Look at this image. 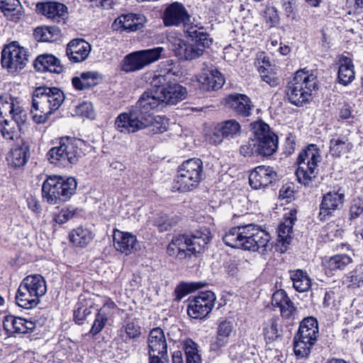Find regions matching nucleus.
I'll use <instances>...</instances> for the list:
<instances>
[{"mask_svg": "<svg viewBox=\"0 0 363 363\" xmlns=\"http://www.w3.org/2000/svg\"><path fill=\"white\" fill-rule=\"evenodd\" d=\"M157 72L150 82L152 88L145 91L149 95L150 101L155 102L157 108L175 105L186 99L187 90L176 82L177 74L172 63L167 61V65H160Z\"/></svg>", "mask_w": 363, "mask_h": 363, "instance_id": "1", "label": "nucleus"}, {"mask_svg": "<svg viewBox=\"0 0 363 363\" xmlns=\"http://www.w3.org/2000/svg\"><path fill=\"white\" fill-rule=\"evenodd\" d=\"M270 240L267 231L253 224L231 228L223 236V242L229 247L260 254L272 250Z\"/></svg>", "mask_w": 363, "mask_h": 363, "instance_id": "2", "label": "nucleus"}, {"mask_svg": "<svg viewBox=\"0 0 363 363\" xmlns=\"http://www.w3.org/2000/svg\"><path fill=\"white\" fill-rule=\"evenodd\" d=\"M155 104L144 92L128 112L122 113L116 118L117 130L121 133H135L152 125L155 118L151 111L157 108Z\"/></svg>", "mask_w": 363, "mask_h": 363, "instance_id": "3", "label": "nucleus"}, {"mask_svg": "<svg viewBox=\"0 0 363 363\" xmlns=\"http://www.w3.org/2000/svg\"><path fill=\"white\" fill-rule=\"evenodd\" d=\"M63 91L57 87L39 86L33 94L30 113L35 123L43 124L62 104Z\"/></svg>", "mask_w": 363, "mask_h": 363, "instance_id": "4", "label": "nucleus"}, {"mask_svg": "<svg viewBox=\"0 0 363 363\" xmlns=\"http://www.w3.org/2000/svg\"><path fill=\"white\" fill-rule=\"evenodd\" d=\"M317 77L303 70L297 71L294 77L288 82L285 92L289 101L302 106L311 99L312 92L317 89Z\"/></svg>", "mask_w": 363, "mask_h": 363, "instance_id": "5", "label": "nucleus"}, {"mask_svg": "<svg viewBox=\"0 0 363 363\" xmlns=\"http://www.w3.org/2000/svg\"><path fill=\"white\" fill-rule=\"evenodd\" d=\"M187 35L193 41L192 43H186L179 40L175 45V53L180 58L186 60H195L203 55L205 49L211 44V38L203 26H188Z\"/></svg>", "mask_w": 363, "mask_h": 363, "instance_id": "6", "label": "nucleus"}, {"mask_svg": "<svg viewBox=\"0 0 363 363\" xmlns=\"http://www.w3.org/2000/svg\"><path fill=\"white\" fill-rule=\"evenodd\" d=\"M203 162L199 158L184 161L178 167L173 189L180 192L192 191L203 178Z\"/></svg>", "mask_w": 363, "mask_h": 363, "instance_id": "7", "label": "nucleus"}, {"mask_svg": "<svg viewBox=\"0 0 363 363\" xmlns=\"http://www.w3.org/2000/svg\"><path fill=\"white\" fill-rule=\"evenodd\" d=\"M76 189L77 182L74 178L64 179L53 175L43 182L42 194L49 203L56 204L69 199L75 193Z\"/></svg>", "mask_w": 363, "mask_h": 363, "instance_id": "8", "label": "nucleus"}, {"mask_svg": "<svg viewBox=\"0 0 363 363\" xmlns=\"http://www.w3.org/2000/svg\"><path fill=\"white\" fill-rule=\"evenodd\" d=\"M319 336L318 323L316 318L307 317L303 319L298 330L294 337V350L298 358L307 357Z\"/></svg>", "mask_w": 363, "mask_h": 363, "instance_id": "9", "label": "nucleus"}, {"mask_svg": "<svg viewBox=\"0 0 363 363\" xmlns=\"http://www.w3.org/2000/svg\"><path fill=\"white\" fill-rule=\"evenodd\" d=\"M320 160V150L315 144L309 145L306 150L300 152L297 160L298 167L296 171L300 183L307 186L312 185L313 181L317 177V167Z\"/></svg>", "mask_w": 363, "mask_h": 363, "instance_id": "10", "label": "nucleus"}, {"mask_svg": "<svg viewBox=\"0 0 363 363\" xmlns=\"http://www.w3.org/2000/svg\"><path fill=\"white\" fill-rule=\"evenodd\" d=\"M83 144L79 139L62 138L60 145L51 148L48 152V160L52 164L62 166L75 164L83 155L81 147Z\"/></svg>", "mask_w": 363, "mask_h": 363, "instance_id": "11", "label": "nucleus"}, {"mask_svg": "<svg viewBox=\"0 0 363 363\" xmlns=\"http://www.w3.org/2000/svg\"><path fill=\"white\" fill-rule=\"evenodd\" d=\"M174 239L179 249L178 258L184 259L187 256L203 252L211 240V233L204 228L196 230L191 235H178L174 236Z\"/></svg>", "mask_w": 363, "mask_h": 363, "instance_id": "12", "label": "nucleus"}, {"mask_svg": "<svg viewBox=\"0 0 363 363\" xmlns=\"http://www.w3.org/2000/svg\"><path fill=\"white\" fill-rule=\"evenodd\" d=\"M164 50L163 48L157 47L130 53L122 60L121 69L125 72L140 70L150 64L158 60Z\"/></svg>", "mask_w": 363, "mask_h": 363, "instance_id": "13", "label": "nucleus"}, {"mask_svg": "<svg viewBox=\"0 0 363 363\" xmlns=\"http://www.w3.org/2000/svg\"><path fill=\"white\" fill-rule=\"evenodd\" d=\"M28 62L26 49L13 41L6 45L1 52V65L10 72L22 69Z\"/></svg>", "mask_w": 363, "mask_h": 363, "instance_id": "14", "label": "nucleus"}, {"mask_svg": "<svg viewBox=\"0 0 363 363\" xmlns=\"http://www.w3.org/2000/svg\"><path fill=\"white\" fill-rule=\"evenodd\" d=\"M216 297L211 291H201L197 296L188 300L187 313L195 319H203L211 312Z\"/></svg>", "mask_w": 363, "mask_h": 363, "instance_id": "15", "label": "nucleus"}, {"mask_svg": "<svg viewBox=\"0 0 363 363\" xmlns=\"http://www.w3.org/2000/svg\"><path fill=\"white\" fill-rule=\"evenodd\" d=\"M255 139L257 142L258 155L268 157L277 152L278 136L269 130L266 123H259L255 127Z\"/></svg>", "mask_w": 363, "mask_h": 363, "instance_id": "16", "label": "nucleus"}, {"mask_svg": "<svg viewBox=\"0 0 363 363\" xmlns=\"http://www.w3.org/2000/svg\"><path fill=\"white\" fill-rule=\"evenodd\" d=\"M10 116L16 123L19 131L27 120V113L19 104L17 99L10 94L0 96V119Z\"/></svg>", "mask_w": 363, "mask_h": 363, "instance_id": "17", "label": "nucleus"}, {"mask_svg": "<svg viewBox=\"0 0 363 363\" xmlns=\"http://www.w3.org/2000/svg\"><path fill=\"white\" fill-rule=\"evenodd\" d=\"M162 21L165 26H179L183 25L187 33L188 26H200L201 24L190 22V16L182 3L177 1L169 5L164 10Z\"/></svg>", "mask_w": 363, "mask_h": 363, "instance_id": "18", "label": "nucleus"}, {"mask_svg": "<svg viewBox=\"0 0 363 363\" xmlns=\"http://www.w3.org/2000/svg\"><path fill=\"white\" fill-rule=\"evenodd\" d=\"M345 194L340 192L331 191L323 195L320 204V212L318 217L320 220H325L330 217L335 211L339 209L343 204Z\"/></svg>", "mask_w": 363, "mask_h": 363, "instance_id": "19", "label": "nucleus"}, {"mask_svg": "<svg viewBox=\"0 0 363 363\" xmlns=\"http://www.w3.org/2000/svg\"><path fill=\"white\" fill-rule=\"evenodd\" d=\"M225 106L236 114L247 117L252 113L254 105L251 99L245 94H233L225 99Z\"/></svg>", "mask_w": 363, "mask_h": 363, "instance_id": "20", "label": "nucleus"}, {"mask_svg": "<svg viewBox=\"0 0 363 363\" xmlns=\"http://www.w3.org/2000/svg\"><path fill=\"white\" fill-rule=\"evenodd\" d=\"M277 177V173L271 167L258 166L250 174L249 184L254 189L264 188L272 183Z\"/></svg>", "mask_w": 363, "mask_h": 363, "instance_id": "21", "label": "nucleus"}, {"mask_svg": "<svg viewBox=\"0 0 363 363\" xmlns=\"http://www.w3.org/2000/svg\"><path fill=\"white\" fill-rule=\"evenodd\" d=\"M91 45L83 39H74L67 46L66 55L72 62H81L89 56Z\"/></svg>", "mask_w": 363, "mask_h": 363, "instance_id": "22", "label": "nucleus"}, {"mask_svg": "<svg viewBox=\"0 0 363 363\" xmlns=\"http://www.w3.org/2000/svg\"><path fill=\"white\" fill-rule=\"evenodd\" d=\"M272 304L280 308L281 315L284 318H294L296 310L285 291L280 289L275 291L272 297Z\"/></svg>", "mask_w": 363, "mask_h": 363, "instance_id": "23", "label": "nucleus"}, {"mask_svg": "<svg viewBox=\"0 0 363 363\" xmlns=\"http://www.w3.org/2000/svg\"><path fill=\"white\" fill-rule=\"evenodd\" d=\"M38 8L45 16L57 23L64 22L67 14V7L57 1L45 2L38 5Z\"/></svg>", "mask_w": 363, "mask_h": 363, "instance_id": "24", "label": "nucleus"}, {"mask_svg": "<svg viewBox=\"0 0 363 363\" xmlns=\"http://www.w3.org/2000/svg\"><path fill=\"white\" fill-rule=\"evenodd\" d=\"M148 353H168V345L164 331L159 327L152 328L147 337Z\"/></svg>", "mask_w": 363, "mask_h": 363, "instance_id": "25", "label": "nucleus"}, {"mask_svg": "<svg viewBox=\"0 0 363 363\" xmlns=\"http://www.w3.org/2000/svg\"><path fill=\"white\" fill-rule=\"evenodd\" d=\"M113 245L117 251L127 255L133 250H137L138 242L136 237L131 233L116 230L113 234Z\"/></svg>", "mask_w": 363, "mask_h": 363, "instance_id": "26", "label": "nucleus"}, {"mask_svg": "<svg viewBox=\"0 0 363 363\" xmlns=\"http://www.w3.org/2000/svg\"><path fill=\"white\" fill-rule=\"evenodd\" d=\"M116 307V304L111 299L105 301L102 307L98 311L89 331L92 335L99 334L104 329L108 317L113 313Z\"/></svg>", "mask_w": 363, "mask_h": 363, "instance_id": "27", "label": "nucleus"}, {"mask_svg": "<svg viewBox=\"0 0 363 363\" xmlns=\"http://www.w3.org/2000/svg\"><path fill=\"white\" fill-rule=\"evenodd\" d=\"M35 68L40 72H50L55 74H60L63 72L64 67L60 60L51 54H43L39 55L34 61Z\"/></svg>", "mask_w": 363, "mask_h": 363, "instance_id": "28", "label": "nucleus"}, {"mask_svg": "<svg viewBox=\"0 0 363 363\" xmlns=\"http://www.w3.org/2000/svg\"><path fill=\"white\" fill-rule=\"evenodd\" d=\"M200 89L203 91H215L220 89L225 79L222 74L217 69L202 73L199 78Z\"/></svg>", "mask_w": 363, "mask_h": 363, "instance_id": "29", "label": "nucleus"}, {"mask_svg": "<svg viewBox=\"0 0 363 363\" xmlns=\"http://www.w3.org/2000/svg\"><path fill=\"white\" fill-rule=\"evenodd\" d=\"M30 145L28 143L23 141L21 144L16 145L7 157L9 164L15 167H23L30 157Z\"/></svg>", "mask_w": 363, "mask_h": 363, "instance_id": "30", "label": "nucleus"}, {"mask_svg": "<svg viewBox=\"0 0 363 363\" xmlns=\"http://www.w3.org/2000/svg\"><path fill=\"white\" fill-rule=\"evenodd\" d=\"M143 16L133 13L121 15L118 17L113 26L116 30L135 31L143 28Z\"/></svg>", "mask_w": 363, "mask_h": 363, "instance_id": "31", "label": "nucleus"}, {"mask_svg": "<svg viewBox=\"0 0 363 363\" xmlns=\"http://www.w3.org/2000/svg\"><path fill=\"white\" fill-rule=\"evenodd\" d=\"M355 78L354 65L352 60L347 56L341 55L339 59L337 82L347 86Z\"/></svg>", "mask_w": 363, "mask_h": 363, "instance_id": "32", "label": "nucleus"}, {"mask_svg": "<svg viewBox=\"0 0 363 363\" xmlns=\"http://www.w3.org/2000/svg\"><path fill=\"white\" fill-rule=\"evenodd\" d=\"M20 285L35 295L37 298L44 296L47 291L46 283L44 278L40 274L26 277Z\"/></svg>", "mask_w": 363, "mask_h": 363, "instance_id": "33", "label": "nucleus"}, {"mask_svg": "<svg viewBox=\"0 0 363 363\" xmlns=\"http://www.w3.org/2000/svg\"><path fill=\"white\" fill-rule=\"evenodd\" d=\"M296 220V211L291 210L285 214L284 220L279 225L278 238L282 245H289L292 240L293 226Z\"/></svg>", "mask_w": 363, "mask_h": 363, "instance_id": "34", "label": "nucleus"}, {"mask_svg": "<svg viewBox=\"0 0 363 363\" xmlns=\"http://www.w3.org/2000/svg\"><path fill=\"white\" fill-rule=\"evenodd\" d=\"M101 77L99 72L89 71L82 72L79 77L72 79L73 86L77 90H85L99 84Z\"/></svg>", "mask_w": 363, "mask_h": 363, "instance_id": "35", "label": "nucleus"}, {"mask_svg": "<svg viewBox=\"0 0 363 363\" xmlns=\"http://www.w3.org/2000/svg\"><path fill=\"white\" fill-rule=\"evenodd\" d=\"M290 278L293 282V286L298 292L308 291L311 286V280L306 272L302 269L291 270Z\"/></svg>", "mask_w": 363, "mask_h": 363, "instance_id": "36", "label": "nucleus"}, {"mask_svg": "<svg viewBox=\"0 0 363 363\" xmlns=\"http://www.w3.org/2000/svg\"><path fill=\"white\" fill-rule=\"evenodd\" d=\"M16 302L21 308L30 309L37 306L40 303V299L23 286L19 285L16 294Z\"/></svg>", "mask_w": 363, "mask_h": 363, "instance_id": "37", "label": "nucleus"}, {"mask_svg": "<svg viewBox=\"0 0 363 363\" xmlns=\"http://www.w3.org/2000/svg\"><path fill=\"white\" fill-rule=\"evenodd\" d=\"M33 36L37 41L55 42L61 36V32L56 26L38 27L34 30Z\"/></svg>", "mask_w": 363, "mask_h": 363, "instance_id": "38", "label": "nucleus"}, {"mask_svg": "<svg viewBox=\"0 0 363 363\" xmlns=\"http://www.w3.org/2000/svg\"><path fill=\"white\" fill-rule=\"evenodd\" d=\"M69 238L75 246L84 247L93 240L94 234L88 228L79 227L71 232Z\"/></svg>", "mask_w": 363, "mask_h": 363, "instance_id": "39", "label": "nucleus"}, {"mask_svg": "<svg viewBox=\"0 0 363 363\" xmlns=\"http://www.w3.org/2000/svg\"><path fill=\"white\" fill-rule=\"evenodd\" d=\"M352 147V143L345 136L333 137L330 141V151L333 156L340 157L349 152Z\"/></svg>", "mask_w": 363, "mask_h": 363, "instance_id": "40", "label": "nucleus"}, {"mask_svg": "<svg viewBox=\"0 0 363 363\" xmlns=\"http://www.w3.org/2000/svg\"><path fill=\"white\" fill-rule=\"evenodd\" d=\"M352 262V258L346 254H338L330 257L325 262V267L331 271L343 270Z\"/></svg>", "mask_w": 363, "mask_h": 363, "instance_id": "41", "label": "nucleus"}, {"mask_svg": "<svg viewBox=\"0 0 363 363\" xmlns=\"http://www.w3.org/2000/svg\"><path fill=\"white\" fill-rule=\"evenodd\" d=\"M22 6L18 0H0V10L12 20L19 18Z\"/></svg>", "mask_w": 363, "mask_h": 363, "instance_id": "42", "label": "nucleus"}, {"mask_svg": "<svg viewBox=\"0 0 363 363\" xmlns=\"http://www.w3.org/2000/svg\"><path fill=\"white\" fill-rule=\"evenodd\" d=\"M263 330L265 339L269 342L276 340L282 334L281 326L279 325L278 319L274 318L264 323Z\"/></svg>", "mask_w": 363, "mask_h": 363, "instance_id": "43", "label": "nucleus"}, {"mask_svg": "<svg viewBox=\"0 0 363 363\" xmlns=\"http://www.w3.org/2000/svg\"><path fill=\"white\" fill-rule=\"evenodd\" d=\"M218 130L225 138H235L240 132V125L235 120L231 119L223 121L218 125Z\"/></svg>", "mask_w": 363, "mask_h": 363, "instance_id": "44", "label": "nucleus"}, {"mask_svg": "<svg viewBox=\"0 0 363 363\" xmlns=\"http://www.w3.org/2000/svg\"><path fill=\"white\" fill-rule=\"evenodd\" d=\"M178 218L169 219L167 214L160 213L155 215L153 220V225L157 228L159 231L164 232L171 229L172 226L177 222Z\"/></svg>", "mask_w": 363, "mask_h": 363, "instance_id": "45", "label": "nucleus"}, {"mask_svg": "<svg viewBox=\"0 0 363 363\" xmlns=\"http://www.w3.org/2000/svg\"><path fill=\"white\" fill-rule=\"evenodd\" d=\"M16 123L11 119L9 121L7 118L0 119V131L6 140H13L16 135V128L14 125Z\"/></svg>", "mask_w": 363, "mask_h": 363, "instance_id": "46", "label": "nucleus"}, {"mask_svg": "<svg viewBox=\"0 0 363 363\" xmlns=\"http://www.w3.org/2000/svg\"><path fill=\"white\" fill-rule=\"evenodd\" d=\"M184 352L186 363H201V358L199 354L196 344L192 341L185 345Z\"/></svg>", "mask_w": 363, "mask_h": 363, "instance_id": "47", "label": "nucleus"}, {"mask_svg": "<svg viewBox=\"0 0 363 363\" xmlns=\"http://www.w3.org/2000/svg\"><path fill=\"white\" fill-rule=\"evenodd\" d=\"M344 281L348 283L349 286H358L361 282L363 283V265L357 267L354 270L348 273Z\"/></svg>", "mask_w": 363, "mask_h": 363, "instance_id": "48", "label": "nucleus"}, {"mask_svg": "<svg viewBox=\"0 0 363 363\" xmlns=\"http://www.w3.org/2000/svg\"><path fill=\"white\" fill-rule=\"evenodd\" d=\"M199 284L194 283H181L174 289L176 300L181 301L184 296L191 293L192 291L200 287Z\"/></svg>", "mask_w": 363, "mask_h": 363, "instance_id": "49", "label": "nucleus"}, {"mask_svg": "<svg viewBox=\"0 0 363 363\" xmlns=\"http://www.w3.org/2000/svg\"><path fill=\"white\" fill-rule=\"evenodd\" d=\"M90 308L84 306L82 302L77 304V308L74 311V320L78 325L83 324L86 317L91 314Z\"/></svg>", "mask_w": 363, "mask_h": 363, "instance_id": "50", "label": "nucleus"}, {"mask_svg": "<svg viewBox=\"0 0 363 363\" xmlns=\"http://www.w3.org/2000/svg\"><path fill=\"white\" fill-rule=\"evenodd\" d=\"M76 213V208L69 206L62 208L60 212L55 216V220L59 224H63L72 218Z\"/></svg>", "mask_w": 363, "mask_h": 363, "instance_id": "51", "label": "nucleus"}, {"mask_svg": "<svg viewBox=\"0 0 363 363\" xmlns=\"http://www.w3.org/2000/svg\"><path fill=\"white\" fill-rule=\"evenodd\" d=\"M257 142L255 138L249 140L247 144L243 145L240 148V152L245 157H250L253 155H258V150H257Z\"/></svg>", "mask_w": 363, "mask_h": 363, "instance_id": "52", "label": "nucleus"}, {"mask_svg": "<svg viewBox=\"0 0 363 363\" xmlns=\"http://www.w3.org/2000/svg\"><path fill=\"white\" fill-rule=\"evenodd\" d=\"M76 114L86 118H93L94 113L93 106L90 102H83L76 106Z\"/></svg>", "mask_w": 363, "mask_h": 363, "instance_id": "53", "label": "nucleus"}, {"mask_svg": "<svg viewBox=\"0 0 363 363\" xmlns=\"http://www.w3.org/2000/svg\"><path fill=\"white\" fill-rule=\"evenodd\" d=\"M261 78L272 87H275L280 83V79L276 74L269 72L265 69L261 72Z\"/></svg>", "mask_w": 363, "mask_h": 363, "instance_id": "54", "label": "nucleus"}, {"mask_svg": "<svg viewBox=\"0 0 363 363\" xmlns=\"http://www.w3.org/2000/svg\"><path fill=\"white\" fill-rule=\"evenodd\" d=\"M233 330V324L231 321L223 320L218 326L217 333L220 336H225L229 339Z\"/></svg>", "mask_w": 363, "mask_h": 363, "instance_id": "55", "label": "nucleus"}, {"mask_svg": "<svg viewBox=\"0 0 363 363\" xmlns=\"http://www.w3.org/2000/svg\"><path fill=\"white\" fill-rule=\"evenodd\" d=\"M125 332L129 338L135 339L140 337L141 328L138 324L131 322L125 326Z\"/></svg>", "mask_w": 363, "mask_h": 363, "instance_id": "56", "label": "nucleus"}, {"mask_svg": "<svg viewBox=\"0 0 363 363\" xmlns=\"http://www.w3.org/2000/svg\"><path fill=\"white\" fill-rule=\"evenodd\" d=\"M228 341V337L217 334L216 340L211 343L210 349L211 351H219L222 347L226 346Z\"/></svg>", "mask_w": 363, "mask_h": 363, "instance_id": "57", "label": "nucleus"}, {"mask_svg": "<svg viewBox=\"0 0 363 363\" xmlns=\"http://www.w3.org/2000/svg\"><path fill=\"white\" fill-rule=\"evenodd\" d=\"M18 317L12 315H6L3 321V326L5 330L9 333H14L16 324L17 322Z\"/></svg>", "mask_w": 363, "mask_h": 363, "instance_id": "58", "label": "nucleus"}, {"mask_svg": "<svg viewBox=\"0 0 363 363\" xmlns=\"http://www.w3.org/2000/svg\"><path fill=\"white\" fill-rule=\"evenodd\" d=\"M149 363H169L168 353H152L149 352Z\"/></svg>", "mask_w": 363, "mask_h": 363, "instance_id": "59", "label": "nucleus"}, {"mask_svg": "<svg viewBox=\"0 0 363 363\" xmlns=\"http://www.w3.org/2000/svg\"><path fill=\"white\" fill-rule=\"evenodd\" d=\"M238 264L235 260H230L225 263V272L230 276L235 275L238 272Z\"/></svg>", "mask_w": 363, "mask_h": 363, "instance_id": "60", "label": "nucleus"}, {"mask_svg": "<svg viewBox=\"0 0 363 363\" xmlns=\"http://www.w3.org/2000/svg\"><path fill=\"white\" fill-rule=\"evenodd\" d=\"M225 138L220 134V132L218 130V125L216 128V130L211 135L209 138V141L211 143L214 145L220 144L223 141V139Z\"/></svg>", "mask_w": 363, "mask_h": 363, "instance_id": "61", "label": "nucleus"}, {"mask_svg": "<svg viewBox=\"0 0 363 363\" xmlns=\"http://www.w3.org/2000/svg\"><path fill=\"white\" fill-rule=\"evenodd\" d=\"M363 212V207L361 204L354 203L351 206L350 213L351 218L359 217Z\"/></svg>", "mask_w": 363, "mask_h": 363, "instance_id": "62", "label": "nucleus"}, {"mask_svg": "<svg viewBox=\"0 0 363 363\" xmlns=\"http://www.w3.org/2000/svg\"><path fill=\"white\" fill-rule=\"evenodd\" d=\"M351 19L357 25L358 28L363 30V12L355 10Z\"/></svg>", "mask_w": 363, "mask_h": 363, "instance_id": "63", "label": "nucleus"}, {"mask_svg": "<svg viewBox=\"0 0 363 363\" xmlns=\"http://www.w3.org/2000/svg\"><path fill=\"white\" fill-rule=\"evenodd\" d=\"M295 147L296 143L294 138L291 135L287 137L285 143L286 152L290 155L294 152Z\"/></svg>", "mask_w": 363, "mask_h": 363, "instance_id": "64", "label": "nucleus"}]
</instances>
